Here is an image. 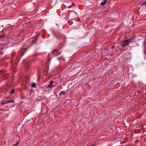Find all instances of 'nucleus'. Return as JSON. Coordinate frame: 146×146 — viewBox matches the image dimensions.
I'll use <instances>...</instances> for the list:
<instances>
[{"instance_id": "nucleus-12", "label": "nucleus", "mask_w": 146, "mask_h": 146, "mask_svg": "<svg viewBox=\"0 0 146 146\" xmlns=\"http://www.w3.org/2000/svg\"><path fill=\"white\" fill-rule=\"evenodd\" d=\"M91 146H95V145H92Z\"/></svg>"}, {"instance_id": "nucleus-7", "label": "nucleus", "mask_w": 146, "mask_h": 146, "mask_svg": "<svg viewBox=\"0 0 146 146\" xmlns=\"http://www.w3.org/2000/svg\"><path fill=\"white\" fill-rule=\"evenodd\" d=\"M66 92H64L63 91H62L60 93V95H64L65 94H66Z\"/></svg>"}, {"instance_id": "nucleus-10", "label": "nucleus", "mask_w": 146, "mask_h": 146, "mask_svg": "<svg viewBox=\"0 0 146 146\" xmlns=\"http://www.w3.org/2000/svg\"><path fill=\"white\" fill-rule=\"evenodd\" d=\"M14 91H15V90L14 89H13L12 90H11V92H10V93L11 94H13V93H14Z\"/></svg>"}, {"instance_id": "nucleus-11", "label": "nucleus", "mask_w": 146, "mask_h": 146, "mask_svg": "<svg viewBox=\"0 0 146 146\" xmlns=\"http://www.w3.org/2000/svg\"><path fill=\"white\" fill-rule=\"evenodd\" d=\"M19 144V142H18L17 143H16V144H15L14 145V146H17Z\"/></svg>"}, {"instance_id": "nucleus-8", "label": "nucleus", "mask_w": 146, "mask_h": 146, "mask_svg": "<svg viewBox=\"0 0 146 146\" xmlns=\"http://www.w3.org/2000/svg\"><path fill=\"white\" fill-rule=\"evenodd\" d=\"M36 86V84L35 83H33L31 84V86L32 87H35Z\"/></svg>"}, {"instance_id": "nucleus-3", "label": "nucleus", "mask_w": 146, "mask_h": 146, "mask_svg": "<svg viewBox=\"0 0 146 146\" xmlns=\"http://www.w3.org/2000/svg\"><path fill=\"white\" fill-rule=\"evenodd\" d=\"M54 82L53 81H51L49 84H48V86L47 87V88H52L53 87L55 86L54 85H53V83Z\"/></svg>"}, {"instance_id": "nucleus-1", "label": "nucleus", "mask_w": 146, "mask_h": 146, "mask_svg": "<svg viewBox=\"0 0 146 146\" xmlns=\"http://www.w3.org/2000/svg\"><path fill=\"white\" fill-rule=\"evenodd\" d=\"M133 39V38H132L123 40L122 42V44L121 46L122 47H124L126 46H129V44L132 42Z\"/></svg>"}, {"instance_id": "nucleus-6", "label": "nucleus", "mask_w": 146, "mask_h": 146, "mask_svg": "<svg viewBox=\"0 0 146 146\" xmlns=\"http://www.w3.org/2000/svg\"><path fill=\"white\" fill-rule=\"evenodd\" d=\"M146 3V0H145V1H144L143 2H142L140 4L141 5H145Z\"/></svg>"}, {"instance_id": "nucleus-2", "label": "nucleus", "mask_w": 146, "mask_h": 146, "mask_svg": "<svg viewBox=\"0 0 146 146\" xmlns=\"http://www.w3.org/2000/svg\"><path fill=\"white\" fill-rule=\"evenodd\" d=\"M53 53L56 56L59 55L61 53V52H60L59 50L57 49H54L53 51Z\"/></svg>"}, {"instance_id": "nucleus-5", "label": "nucleus", "mask_w": 146, "mask_h": 146, "mask_svg": "<svg viewBox=\"0 0 146 146\" xmlns=\"http://www.w3.org/2000/svg\"><path fill=\"white\" fill-rule=\"evenodd\" d=\"M107 0H104V1L100 3V5L102 6H104L106 5Z\"/></svg>"}, {"instance_id": "nucleus-4", "label": "nucleus", "mask_w": 146, "mask_h": 146, "mask_svg": "<svg viewBox=\"0 0 146 146\" xmlns=\"http://www.w3.org/2000/svg\"><path fill=\"white\" fill-rule=\"evenodd\" d=\"M13 102V101H10L9 100H4L2 103V105L5 104Z\"/></svg>"}, {"instance_id": "nucleus-9", "label": "nucleus", "mask_w": 146, "mask_h": 146, "mask_svg": "<svg viewBox=\"0 0 146 146\" xmlns=\"http://www.w3.org/2000/svg\"><path fill=\"white\" fill-rule=\"evenodd\" d=\"M5 36V34H3L2 35H0V38H4Z\"/></svg>"}]
</instances>
